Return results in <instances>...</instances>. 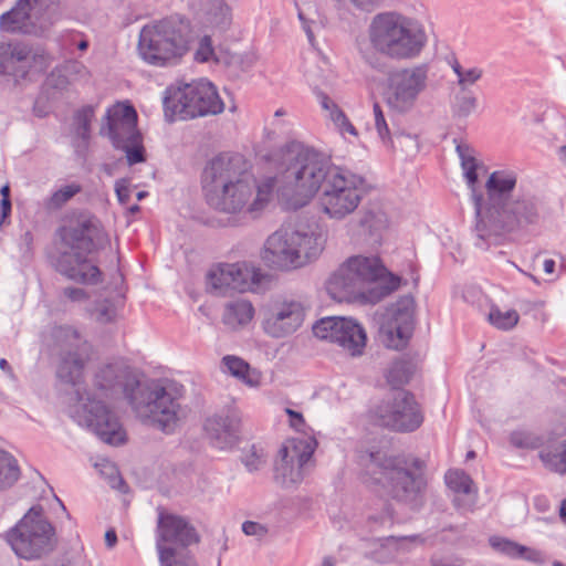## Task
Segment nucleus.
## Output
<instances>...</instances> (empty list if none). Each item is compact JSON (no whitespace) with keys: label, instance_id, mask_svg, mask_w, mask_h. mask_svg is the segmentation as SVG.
Returning <instances> with one entry per match:
<instances>
[{"label":"nucleus","instance_id":"obj_11","mask_svg":"<svg viewBox=\"0 0 566 566\" xmlns=\"http://www.w3.org/2000/svg\"><path fill=\"white\" fill-rule=\"evenodd\" d=\"M224 104L216 86L200 80L182 86H170L164 97V112L168 122L190 119L222 113Z\"/></svg>","mask_w":566,"mask_h":566},{"label":"nucleus","instance_id":"obj_17","mask_svg":"<svg viewBox=\"0 0 566 566\" xmlns=\"http://www.w3.org/2000/svg\"><path fill=\"white\" fill-rule=\"evenodd\" d=\"M313 334L337 344L350 356H361L366 346V332L355 319L337 316L323 317L313 325Z\"/></svg>","mask_w":566,"mask_h":566},{"label":"nucleus","instance_id":"obj_41","mask_svg":"<svg viewBox=\"0 0 566 566\" xmlns=\"http://www.w3.org/2000/svg\"><path fill=\"white\" fill-rule=\"evenodd\" d=\"M359 224L373 235L387 227V216L379 209L367 210L361 216Z\"/></svg>","mask_w":566,"mask_h":566},{"label":"nucleus","instance_id":"obj_13","mask_svg":"<svg viewBox=\"0 0 566 566\" xmlns=\"http://www.w3.org/2000/svg\"><path fill=\"white\" fill-rule=\"evenodd\" d=\"M429 65L426 63L397 69L389 73L382 92L388 109L405 115L416 108L429 86Z\"/></svg>","mask_w":566,"mask_h":566},{"label":"nucleus","instance_id":"obj_18","mask_svg":"<svg viewBox=\"0 0 566 566\" xmlns=\"http://www.w3.org/2000/svg\"><path fill=\"white\" fill-rule=\"evenodd\" d=\"M315 447L316 441L312 438L293 440L282 446L274 464L275 482L283 488L300 483Z\"/></svg>","mask_w":566,"mask_h":566},{"label":"nucleus","instance_id":"obj_43","mask_svg":"<svg viewBox=\"0 0 566 566\" xmlns=\"http://www.w3.org/2000/svg\"><path fill=\"white\" fill-rule=\"evenodd\" d=\"M451 67L458 77V85L460 86L461 91H468V86L475 84L483 74L481 69H464L458 61H454L451 64Z\"/></svg>","mask_w":566,"mask_h":566},{"label":"nucleus","instance_id":"obj_7","mask_svg":"<svg viewBox=\"0 0 566 566\" xmlns=\"http://www.w3.org/2000/svg\"><path fill=\"white\" fill-rule=\"evenodd\" d=\"M63 241L70 251L59 255L56 271L76 283L97 284L102 272L87 259V254L109 243L101 222L94 217H81L75 224L65 229Z\"/></svg>","mask_w":566,"mask_h":566},{"label":"nucleus","instance_id":"obj_1","mask_svg":"<svg viewBox=\"0 0 566 566\" xmlns=\"http://www.w3.org/2000/svg\"><path fill=\"white\" fill-rule=\"evenodd\" d=\"M455 150L468 185L474 190L478 181L475 151L468 144H458ZM516 182L515 171L495 170L485 182V196L473 191L476 247L485 249L496 243L505 232L534 224L539 220L538 200L530 193L517 191Z\"/></svg>","mask_w":566,"mask_h":566},{"label":"nucleus","instance_id":"obj_60","mask_svg":"<svg viewBox=\"0 0 566 566\" xmlns=\"http://www.w3.org/2000/svg\"><path fill=\"white\" fill-rule=\"evenodd\" d=\"M285 412L290 418L291 427L297 431H303L305 428V420L303 418V415L298 411L291 409V408H286Z\"/></svg>","mask_w":566,"mask_h":566},{"label":"nucleus","instance_id":"obj_57","mask_svg":"<svg viewBox=\"0 0 566 566\" xmlns=\"http://www.w3.org/2000/svg\"><path fill=\"white\" fill-rule=\"evenodd\" d=\"M242 532L247 536H254L258 539L263 538L268 534V527L263 524L253 521H245L242 524Z\"/></svg>","mask_w":566,"mask_h":566},{"label":"nucleus","instance_id":"obj_59","mask_svg":"<svg viewBox=\"0 0 566 566\" xmlns=\"http://www.w3.org/2000/svg\"><path fill=\"white\" fill-rule=\"evenodd\" d=\"M63 295L72 302H83L88 298L85 290L81 287H65L63 290Z\"/></svg>","mask_w":566,"mask_h":566},{"label":"nucleus","instance_id":"obj_42","mask_svg":"<svg viewBox=\"0 0 566 566\" xmlns=\"http://www.w3.org/2000/svg\"><path fill=\"white\" fill-rule=\"evenodd\" d=\"M518 313L515 310L502 312L496 307L491 308L489 313V322L499 329H511L518 322Z\"/></svg>","mask_w":566,"mask_h":566},{"label":"nucleus","instance_id":"obj_2","mask_svg":"<svg viewBox=\"0 0 566 566\" xmlns=\"http://www.w3.org/2000/svg\"><path fill=\"white\" fill-rule=\"evenodd\" d=\"M94 385L105 397L123 396L142 422L166 433L172 432L177 427L180 403L179 392L174 384L140 381L133 368L116 361L98 368Z\"/></svg>","mask_w":566,"mask_h":566},{"label":"nucleus","instance_id":"obj_30","mask_svg":"<svg viewBox=\"0 0 566 566\" xmlns=\"http://www.w3.org/2000/svg\"><path fill=\"white\" fill-rule=\"evenodd\" d=\"M254 315L252 304L247 300L229 302L222 315V322L230 329L235 331L248 325Z\"/></svg>","mask_w":566,"mask_h":566},{"label":"nucleus","instance_id":"obj_31","mask_svg":"<svg viewBox=\"0 0 566 566\" xmlns=\"http://www.w3.org/2000/svg\"><path fill=\"white\" fill-rule=\"evenodd\" d=\"M538 457L547 470L566 474V439L542 447Z\"/></svg>","mask_w":566,"mask_h":566},{"label":"nucleus","instance_id":"obj_3","mask_svg":"<svg viewBox=\"0 0 566 566\" xmlns=\"http://www.w3.org/2000/svg\"><path fill=\"white\" fill-rule=\"evenodd\" d=\"M53 335L62 348L56 376L74 388L76 405L71 411L72 418L80 426L92 430L105 443H124L126 432L116 413L101 400L92 399L83 386V370L87 360L84 350L86 343L72 326H59Z\"/></svg>","mask_w":566,"mask_h":566},{"label":"nucleus","instance_id":"obj_63","mask_svg":"<svg viewBox=\"0 0 566 566\" xmlns=\"http://www.w3.org/2000/svg\"><path fill=\"white\" fill-rule=\"evenodd\" d=\"M11 200L10 198H1L0 201V227L11 212Z\"/></svg>","mask_w":566,"mask_h":566},{"label":"nucleus","instance_id":"obj_22","mask_svg":"<svg viewBox=\"0 0 566 566\" xmlns=\"http://www.w3.org/2000/svg\"><path fill=\"white\" fill-rule=\"evenodd\" d=\"M305 311L297 301H282L272 305L263 321L264 332L282 338L296 332L304 322Z\"/></svg>","mask_w":566,"mask_h":566},{"label":"nucleus","instance_id":"obj_55","mask_svg":"<svg viewBox=\"0 0 566 566\" xmlns=\"http://www.w3.org/2000/svg\"><path fill=\"white\" fill-rule=\"evenodd\" d=\"M61 69L70 80L82 78L88 74L85 65L77 61H69Z\"/></svg>","mask_w":566,"mask_h":566},{"label":"nucleus","instance_id":"obj_14","mask_svg":"<svg viewBox=\"0 0 566 566\" xmlns=\"http://www.w3.org/2000/svg\"><path fill=\"white\" fill-rule=\"evenodd\" d=\"M365 179L349 170L334 167L318 199L322 211L331 219L342 220L353 213L364 195Z\"/></svg>","mask_w":566,"mask_h":566},{"label":"nucleus","instance_id":"obj_23","mask_svg":"<svg viewBox=\"0 0 566 566\" xmlns=\"http://www.w3.org/2000/svg\"><path fill=\"white\" fill-rule=\"evenodd\" d=\"M252 273L245 264H219L207 274V284L216 294L244 292L250 287Z\"/></svg>","mask_w":566,"mask_h":566},{"label":"nucleus","instance_id":"obj_50","mask_svg":"<svg viewBox=\"0 0 566 566\" xmlns=\"http://www.w3.org/2000/svg\"><path fill=\"white\" fill-rule=\"evenodd\" d=\"M368 521L373 531L390 527L395 522L394 510L387 504L384 512L370 515Z\"/></svg>","mask_w":566,"mask_h":566},{"label":"nucleus","instance_id":"obj_44","mask_svg":"<svg viewBox=\"0 0 566 566\" xmlns=\"http://www.w3.org/2000/svg\"><path fill=\"white\" fill-rule=\"evenodd\" d=\"M242 462L249 472H255L265 464L266 457L262 448L252 444L244 451Z\"/></svg>","mask_w":566,"mask_h":566},{"label":"nucleus","instance_id":"obj_5","mask_svg":"<svg viewBox=\"0 0 566 566\" xmlns=\"http://www.w3.org/2000/svg\"><path fill=\"white\" fill-rule=\"evenodd\" d=\"M261 187L263 182L256 184L249 163L240 154H219L206 165L202 172L207 203L228 214L262 210L268 202L258 207L254 205Z\"/></svg>","mask_w":566,"mask_h":566},{"label":"nucleus","instance_id":"obj_61","mask_svg":"<svg viewBox=\"0 0 566 566\" xmlns=\"http://www.w3.org/2000/svg\"><path fill=\"white\" fill-rule=\"evenodd\" d=\"M115 191L120 203H127L130 197V190L126 180L117 181L115 185Z\"/></svg>","mask_w":566,"mask_h":566},{"label":"nucleus","instance_id":"obj_29","mask_svg":"<svg viewBox=\"0 0 566 566\" xmlns=\"http://www.w3.org/2000/svg\"><path fill=\"white\" fill-rule=\"evenodd\" d=\"M373 111L375 117V128L377 130L379 138L385 145L390 146L392 148H402L405 145L415 147L417 146L416 136L405 134L399 130H391L389 128L384 112L378 103L374 104Z\"/></svg>","mask_w":566,"mask_h":566},{"label":"nucleus","instance_id":"obj_58","mask_svg":"<svg viewBox=\"0 0 566 566\" xmlns=\"http://www.w3.org/2000/svg\"><path fill=\"white\" fill-rule=\"evenodd\" d=\"M431 566H464V560L454 555H433L430 558Z\"/></svg>","mask_w":566,"mask_h":566},{"label":"nucleus","instance_id":"obj_48","mask_svg":"<svg viewBox=\"0 0 566 566\" xmlns=\"http://www.w3.org/2000/svg\"><path fill=\"white\" fill-rule=\"evenodd\" d=\"M160 566H197L195 559L188 554L174 553L161 551L158 556Z\"/></svg>","mask_w":566,"mask_h":566},{"label":"nucleus","instance_id":"obj_16","mask_svg":"<svg viewBox=\"0 0 566 566\" xmlns=\"http://www.w3.org/2000/svg\"><path fill=\"white\" fill-rule=\"evenodd\" d=\"M370 420L379 427L411 432L421 426L423 416L411 392L397 390L370 410Z\"/></svg>","mask_w":566,"mask_h":566},{"label":"nucleus","instance_id":"obj_51","mask_svg":"<svg viewBox=\"0 0 566 566\" xmlns=\"http://www.w3.org/2000/svg\"><path fill=\"white\" fill-rule=\"evenodd\" d=\"M71 80L62 69L53 70L46 78V86L57 92H64L69 88Z\"/></svg>","mask_w":566,"mask_h":566},{"label":"nucleus","instance_id":"obj_9","mask_svg":"<svg viewBox=\"0 0 566 566\" xmlns=\"http://www.w3.org/2000/svg\"><path fill=\"white\" fill-rule=\"evenodd\" d=\"M190 32L189 20L179 14L148 23L139 32L138 54L155 66L174 63L188 51Z\"/></svg>","mask_w":566,"mask_h":566},{"label":"nucleus","instance_id":"obj_53","mask_svg":"<svg viewBox=\"0 0 566 566\" xmlns=\"http://www.w3.org/2000/svg\"><path fill=\"white\" fill-rule=\"evenodd\" d=\"M212 56L216 57L217 55H214L211 38L205 35L199 41L198 49L195 53V59L198 62H208Z\"/></svg>","mask_w":566,"mask_h":566},{"label":"nucleus","instance_id":"obj_21","mask_svg":"<svg viewBox=\"0 0 566 566\" xmlns=\"http://www.w3.org/2000/svg\"><path fill=\"white\" fill-rule=\"evenodd\" d=\"M99 134L107 136L118 149L142 137L137 129V113L133 106L117 104L103 118Z\"/></svg>","mask_w":566,"mask_h":566},{"label":"nucleus","instance_id":"obj_8","mask_svg":"<svg viewBox=\"0 0 566 566\" xmlns=\"http://www.w3.org/2000/svg\"><path fill=\"white\" fill-rule=\"evenodd\" d=\"M368 36L377 53L394 61L418 57L427 43L426 32L417 20L394 11L376 14Z\"/></svg>","mask_w":566,"mask_h":566},{"label":"nucleus","instance_id":"obj_49","mask_svg":"<svg viewBox=\"0 0 566 566\" xmlns=\"http://www.w3.org/2000/svg\"><path fill=\"white\" fill-rule=\"evenodd\" d=\"M119 149L126 153V159L129 166L144 163L146 160L142 137L126 144V147H120Z\"/></svg>","mask_w":566,"mask_h":566},{"label":"nucleus","instance_id":"obj_6","mask_svg":"<svg viewBox=\"0 0 566 566\" xmlns=\"http://www.w3.org/2000/svg\"><path fill=\"white\" fill-rule=\"evenodd\" d=\"M363 461L368 481L392 500L412 511L423 505L427 481L421 472L422 461L389 457L380 451L368 453Z\"/></svg>","mask_w":566,"mask_h":566},{"label":"nucleus","instance_id":"obj_47","mask_svg":"<svg viewBox=\"0 0 566 566\" xmlns=\"http://www.w3.org/2000/svg\"><path fill=\"white\" fill-rule=\"evenodd\" d=\"M489 543L494 551L501 554L513 558L518 556L521 544L514 541L501 536H491Z\"/></svg>","mask_w":566,"mask_h":566},{"label":"nucleus","instance_id":"obj_28","mask_svg":"<svg viewBox=\"0 0 566 566\" xmlns=\"http://www.w3.org/2000/svg\"><path fill=\"white\" fill-rule=\"evenodd\" d=\"M448 488L455 493L453 503L457 507L472 510L475 504V492L472 489V479L460 470H450L446 473Z\"/></svg>","mask_w":566,"mask_h":566},{"label":"nucleus","instance_id":"obj_39","mask_svg":"<svg viewBox=\"0 0 566 566\" xmlns=\"http://www.w3.org/2000/svg\"><path fill=\"white\" fill-rule=\"evenodd\" d=\"M478 106V99L471 91H460L451 105L453 117L465 118L470 116Z\"/></svg>","mask_w":566,"mask_h":566},{"label":"nucleus","instance_id":"obj_10","mask_svg":"<svg viewBox=\"0 0 566 566\" xmlns=\"http://www.w3.org/2000/svg\"><path fill=\"white\" fill-rule=\"evenodd\" d=\"M324 245V235L308 227H283L266 239L263 259L282 270L297 269L315 260Z\"/></svg>","mask_w":566,"mask_h":566},{"label":"nucleus","instance_id":"obj_62","mask_svg":"<svg viewBox=\"0 0 566 566\" xmlns=\"http://www.w3.org/2000/svg\"><path fill=\"white\" fill-rule=\"evenodd\" d=\"M33 235L30 231H25L20 238V249L23 253L29 254L32 251Z\"/></svg>","mask_w":566,"mask_h":566},{"label":"nucleus","instance_id":"obj_12","mask_svg":"<svg viewBox=\"0 0 566 566\" xmlns=\"http://www.w3.org/2000/svg\"><path fill=\"white\" fill-rule=\"evenodd\" d=\"M54 528L43 516L41 506H32L6 535L13 552L21 558L35 559L55 546Z\"/></svg>","mask_w":566,"mask_h":566},{"label":"nucleus","instance_id":"obj_26","mask_svg":"<svg viewBox=\"0 0 566 566\" xmlns=\"http://www.w3.org/2000/svg\"><path fill=\"white\" fill-rule=\"evenodd\" d=\"M19 9L25 12L35 35L41 34L64 17V8L57 0H17Z\"/></svg>","mask_w":566,"mask_h":566},{"label":"nucleus","instance_id":"obj_20","mask_svg":"<svg viewBox=\"0 0 566 566\" xmlns=\"http://www.w3.org/2000/svg\"><path fill=\"white\" fill-rule=\"evenodd\" d=\"M413 313L412 296L401 297L397 302L392 316L380 327V338L386 347L402 349L407 346L415 327Z\"/></svg>","mask_w":566,"mask_h":566},{"label":"nucleus","instance_id":"obj_45","mask_svg":"<svg viewBox=\"0 0 566 566\" xmlns=\"http://www.w3.org/2000/svg\"><path fill=\"white\" fill-rule=\"evenodd\" d=\"M93 315L101 324L113 323L117 318V306L113 301L103 300L96 303Z\"/></svg>","mask_w":566,"mask_h":566},{"label":"nucleus","instance_id":"obj_46","mask_svg":"<svg viewBox=\"0 0 566 566\" xmlns=\"http://www.w3.org/2000/svg\"><path fill=\"white\" fill-rule=\"evenodd\" d=\"M94 107L92 105H86L80 108L74 115L77 133L84 139L90 136L91 122L94 118Z\"/></svg>","mask_w":566,"mask_h":566},{"label":"nucleus","instance_id":"obj_64","mask_svg":"<svg viewBox=\"0 0 566 566\" xmlns=\"http://www.w3.org/2000/svg\"><path fill=\"white\" fill-rule=\"evenodd\" d=\"M318 98L322 107L326 111H329V114L332 113V111H334V108H338V106L333 102V99H331L326 94L321 92L318 94Z\"/></svg>","mask_w":566,"mask_h":566},{"label":"nucleus","instance_id":"obj_54","mask_svg":"<svg viewBox=\"0 0 566 566\" xmlns=\"http://www.w3.org/2000/svg\"><path fill=\"white\" fill-rule=\"evenodd\" d=\"M517 558L531 562L536 565H543L547 560L545 554L542 551L524 545H521Z\"/></svg>","mask_w":566,"mask_h":566},{"label":"nucleus","instance_id":"obj_36","mask_svg":"<svg viewBox=\"0 0 566 566\" xmlns=\"http://www.w3.org/2000/svg\"><path fill=\"white\" fill-rule=\"evenodd\" d=\"M298 19L310 44L315 48V35L324 29L325 19L316 10H311V8H298Z\"/></svg>","mask_w":566,"mask_h":566},{"label":"nucleus","instance_id":"obj_27","mask_svg":"<svg viewBox=\"0 0 566 566\" xmlns=\"http://www.w3.org/2000/svg\"><path fill=\"white\" fill-rule=\"evenodd\" d=\"M424 544L426 538L419 534L395 537L387 536L374 542V549L371 551V558L377 563H389L394 560L400 552H407L409 544Z\"/></svg>","mask_w":566,"mask_h":566},{"label":"nucleus","instance_id":"obj_34","mask_svg":"<svg viewBox=\"0 0 566 566\" xmlns=\"http://www.w3.org/2000/svg\"><path fill=\"white\" fill-rule=\"evenodd\" d=\"M222 364L227 370L249 386H256L260 382V374L252 370L247 361L237 356H224Z\"/></svg>","mask_w":566,"mask_h":566},{"label":"nucleus","instance_id":"obj_52","mask_svg":"<svg viewBox=\"0 0 566 566\" xmlns=\"http://www.w3.org/2000/svg\"><path fill=\"white\" fill-rule=\"evenodd\" d=\"M331 119L334 122V124L339 128L342 133H349L354 136L357 135L355 127L348 120L347 116L340 108H334V111H332Z\"/></svg>","mask_w":566,"mask_h":566},{"label":"nucleus","instance_id":"obj_37","mask_svg":"<svg viewBox=\"0 0 566 566\" xmlns=\"http://www.w3.org/2000/svg\"><path fill=\"white\" fill-rule=\"evenodd\" d=\"M413 373L415 366L410 360L398 359L391 363L386 379L392 388H400L409 382Z\"/></svg>","mask_w":566,"mask_h":566},{"label":"nucleus","instance_id":"obj_56","mask_svg":"<svg viewBox=\"0 0 566 566\" xmlns=\"http://www.w3.org/2000/svg\"><path fill=\"white\" fill-rule=\"evenodd\" d=\"M510 442L517 448H536L535 439L527 432L514 431L510 436Z\"/></svg>","mask_w":566,"mask_h":566},{"label":"nucleus","instance_id":"obj_33","mask_svg":"<svg viewBox=\"0 0 566 566\" xmlns=\"http://www.w3.org/2000/svg\"><path fill=\"white\" fill-rule=\"evenodd\" d=\"M216 61L223 63L232 75L239 76L241 73L248 72L254 66L256 56L252 52L237 53L224 51L216 56Z\"/></svg>","mask_w":566,"mask_h":566},{"label":"nucleus","instance_id":"obj_15","mask_svg":"<svg viewBox=\"0 0 566 566\" xmlns=\"http://www.w3.org/2000/svg\"><path fill=\"white\" fill-rule=\"evenodd\" d=\"M386 269L377 256L354 255L344 262L328 279L326 290L335 301L349 300L367 282H376Z\"/></svg>","mask_w":566,"mask_h":566},{"label":"nucleus","instance_id":"obj_38","mask_svg":"<svg viewBox=\"0 0 566 566\" xmlns=\"http://www.w3.org/2000/svg\"><path fill=\"white\" fill-rule=\"evenodd\" d=\"M20 476L17 460L7 451L0 449V490L11 488Z\"/></svg>","mask_w":566,"mask_h":566},{"label":"nucleus","instance_id":"obj_32","mask_svg":"<svg viewBox=\"0 0 566 566\" xmlns=\"http://www.w3.org/2000/svg\"><path fill=\"white\" fill-rule=\"evenodd\" d=\"M0 30L9 33H22L35 35L33 24H30L25 12L19 9L18 3L0 15Z\"/></svg>","mask_w":566,"mask_h":566},{"label":"nucleus","instance_id":"obj_24","mask_svg":"<svg viewBox=\"0 0 566 566\" xmlns=\"http://www.w3.org/2000/svg\"><path fill=\"white\" fill-rule=\"evenodd\" d=\"M46 61L48 57L44 54L33 52L25 44L0 48V74L23 77L31 67H35L38 71L45 69Z\"/></svg>","mask_w":566,"mask_h":566},{"label":"nucleus","instance_id":"obj_25","mask_svg":"<svg viewBox=\"0 0 566 566\" xmlns=\"http://www.w3.org/2000/svg\"><path fill=\"white\" fill-rule=\"evenodd\" d=\"M241 417L235 410H228L226 413H217L207 418L205 431L212 446L218 449L231 448L239 438Z\"/></svg>","mask_w":566,"mask_h":566},{"label":"nucleus","instance_id":"obj_40","mask_svg":"<svg viewBox=\"0 0 566 566\" xmlns=\"http://www.w3.org/2000/svg\"><path fill=\"white\" fill-rule=\"evenodd\" d=\"M82 187L78 184H69L62 186L54 191L51 197L45 201V207L49 210L61 209L67 201H70L75 195L81 192Z\"/></svg>","mask_w":566,"mask_h":566},{"label":"nucleus","instance_id":"obj_19","mask_svg":"<svg viewBox=\"0 0 566 566\" xmlns=\"http://www.w3.org/2000/svg\"><path fill=\"white\" fill-rule=\"evenodd\" d=\"M156 548L158 556L161 551H168L171 554L179 553L180 548L197 543L199 536L193 526L181 516L160 512L157 521Z\"/></svg>","mask_w":566,"mask_h":566},{"label":"nucleus","instance_id":"obj_4","mask_svg":"<svg viewBox=\"0 0 566 566\" xmlns=\"http://www.w3.org/2000/svg\"><path fill=\"white\" fill-rule=\"evenodd\" d=\"M334 167L322 154L298 142L283 146L277 154L276 175L263 181L255 207L269 202L275 190L289 210L306 206L323 188Z\"/></svg>","mask_w":566,"mask_h":566},{"label":"nucleus","instance_id":"obj_35","mask_svg":"<svg viewBox=\"0 0 566 566\" xmlns=\"http://www.w3.org/2000/svg\"><path fill=\"white\" fill-rule=\"evenodd\" d=\"M206 20L210 27L226 31L232 22L231 9L223 0H210L206 11Z\"/></svg>","mask_w":566,"mask_h":566}]
</instances>
